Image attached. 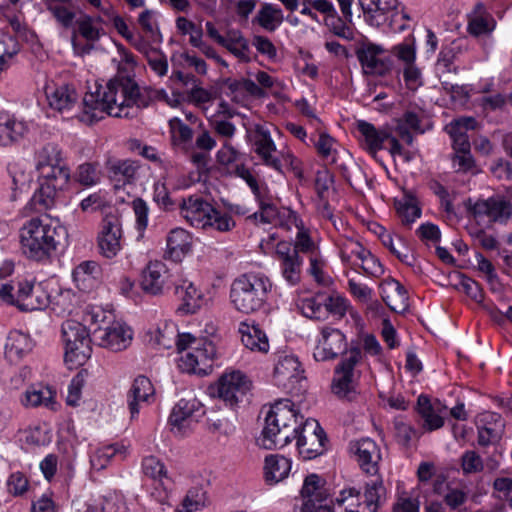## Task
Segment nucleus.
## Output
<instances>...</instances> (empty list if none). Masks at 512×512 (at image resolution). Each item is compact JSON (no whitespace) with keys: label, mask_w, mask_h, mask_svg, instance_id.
Segmentation results:
<instances>
[{"label":"nucleus","mask_w":512,"mask_h":512,"mask_svg":"<svg viewBox=\"0 0 512 512\" xmlns=\"http://www.w3.org/2000/svg\"><path fill=\"white\" fill-rule=\"evenodd\" d=\"M147 104L133 79L128 76H116L104 86L96 85L95 91L85 94L83 111L79 119L84 123L93 124L105 115L130 118Z\"/></svg>","instance_id":"f257e3e1"},{"label":"nucleus","mask_w":512,"mask_h":512,"mask_svg":"<svg viewBox=\"0 0 512 512\" xmlns=\"http://www.w3.org/2000/svg\"><path fill=\"white\" fill-rule=\"evenodd\" d=\"M290 400L277 401L269 410L265 418V426L260 445L265 449H280L288 445L297 435L300 420L303 416L292 408Z\"/></svg>","instance_id":"f03ea898"},{"label":"nucleus","mask_w":512,"mask_h":512,"mask_svg":"<svg viewBox=\"0 0 512 512\" xmlns=\"http://www.w3.org/2000/svg\"><path fill=\"white\" fill-rule=\"evenodd\" d=\"M271 288L272 283L266 275L245 273L233 281L230 297L238 311L248 314L264 305Z\"/></svg>","instance_id":"7ed1b4c3"},{"label":"nucleus","mask_w":512,"mask_h":512,"mask_svg":"<svg viewBox=\"0 0 512 512\" xmlns=\"http://www.w3.org/2000/svg\"><path fill=\"white\" fill-rule=\"evenodd\" d=\"M181 214L191 226L207 231L226 233L236 226L230 214L217 210L198 196H190L183 200Z\"/></svg>","instance_id":"20e7f679"},{"label":"nucleus","mask_w":512,"mask_h":512,"mask_svg":"<svg viewBox=\"0 0 512 512\" xmlns=\"http://www.w3.org/2000/svg\"><path fill=\"white\" fill-rule=\"evenodd\" d=\"M57 228L50 220L33 218L20 229V243L23 253L33 260H42L56 249Z\"/></svg>","instance_id":"39448f33"},{"label":"nucleus","mask_w":512,"mask_h":512,"mask_svg":"<svg viewBox=\"0 0 512 512\" xmlns=\"http://www.w3.org/2000/svg\"><path fill=\"white\" fill-rule=\"evenodd\" d=\"M39 187L31 198V205L36 211H43L54 205L58 192L63 191L70 180V170L65 166L48 167L39 171Z\"/></svg>","instance_id":"423d86ee"},{"label":"nucleus","mask_w":512,"mask_h":512,"mask_svg":"<svg viewBox=\"0 0 512 512\" xmlns=\"http://www.w3.org/2000/svg\"><path fill=\"white\" fill-rule=\"evenodd\" d=\"M62 337L65 344L64 360L70 369L83 365L91 355L87 328L74 320L62 325Z\"/></svg>","instance_id":"0eeeda50"},{"label":"nucleus","mask_w":512,"mask_h":512,"mask_svg":"<svg viewBox=\"0 0 512 512\" xmlns=\"http://www.w3.org/2000/svg\"><path fill=\"white\" fill-rule=\"evenodd\" d=\"M361 359V349L354 347L343 356L335 367L331 390L338 398L351 401L357 394L356 387L360 373L356 370V365Z\"/></svg>","instance_id":"6e6552de"},{"label":"nucleus","mask_w":512,"mask_h":512,"mask_svg":"<svg viewBox=\"0 0 512 512\" xmlns=\"http://www.w3.org/2000/svg\"><path fill=\"white\" fill-rule=\"evenodd\" d=\"M359 5L366 22L371 26L380 27L388 22L391 28L403 30L405 24L400 23L394 27V23L398 22V18L405 21L410 19L407 13L398 11V0H359Z\"/></svg>","instance_id":"1a4fd4ad"},{"label":"nucleus","mask_w":512,"mask_h":512,"mask_svg":"<svg viewBox=\"0 0 512 512\" xmlns=\"http://www.w3.org/2000/svg\"><path fill=\"white\" fill-rule=\"evenodd\" d=\"M295 439L299 454L305 460L323 454L327 442L324 430L315 419L300 420Z\"/></svg>","instance_id":"9d476101"},{"label":"nucleus","mask_w":512,"mask_h":512,"mask_svg":"<svg viewBox=\"0 0 512 512\" xmlns=\"http://www.w3.org/2000/svg\"><path fill=\"white\" fill-rule=\"evenodd\" d=\"M216 356V347L214 343L206 338H202L199 344L192 346L181 355L178 367L187 373L206 375L212 371V362Z\"/></svg>","instance_id":"9b49d317"},{"label":"nucleus","mask_w":512,"mask_h":512,"mask_svg":"<svg viewBox=\"0 0 512 512\" xmlns=\"http://www.w3.org/2000/svg\"><path fill=\"white\" fill-rule=\"evenodd\" d=\"M204 414V406L196 398L179 400L168 419L171 431L175 435H186Z\"/></svg>","instance_id":"f8f14e48"},{"label":"nucleus","mask_w":512,"mask_h":512,"mask_svg":"<svg viewBox=\"0 0 512 512\" xmlns=\"http://www.w3.org/2000/svg\"><path fill=\"white\" fill-rule=\"evenodd\" d=\"M92 334L99 346L113 352L125 350L133 338L132 329L119 320H110L105 326L93 328Z\"/></svg>","instance_id":"ddd939ff"},{"label":"nucleus","mask_w":512,"mask_h":512,"mask_svg":"<svg viewBox=\"0 0 512 512\" xmlns=\"http://www.w3.org/2000/svg\"><path fill=\"white\" fill-rule=\"evenodd\" d=\"M301 496V512H334L333 506L326 503L330 493L325 488V480L317 474H310L305 478Z\"/></svg>","instance_id":"4468645a"},{"label":"nucleus","mask_w":512,"mask_h":512,"mask_svg":"<svg viewBox=\"0 0 512 512\" xmlns=\"http://www.w3.org/2000/svg\"><path fill=\"white\" fill-rule=\"evenodd\" d=\"M303 370L297 357L294 355L280 356L274 368V381L278 387L293 393L301 388L304 380Z\"/></svg>","instance_id":"2eb2a0df"},{"label":"nucleus","mask_w":512,"mask_h":512,"mask_svg":"<svg viewBox=\"0 0 512 512\" xmlns=\"http://www.w3.org/2000/svg\"><path fill=\"white\" fill-rule=\"evenodd\" d=\"M385 49L370 41H363L356 50L362 70L367 75L384 76L390 70V61L382 58Z\"/></svg>","instance_id":"dca6fc26"},{"label":"nucleus","mask_w":512,"mask_h":512,"mask_svg":"<svg viewBox=\"0 0 512 512\" xmlns=\"http://www.w3.org/2000/svg\"><path fill=\"white\" fill-rule=\"evenodd\" d=\"M347 349L345 335L336 328L325 326L313 352L316 361H328L343 354Z\"/></svg>","instance_id":"f3484780"},{"label":"nucleus","mask_w":512,"mask_h":512,"mask_svg":"<svg viewBox=\"0 0 512 512\" xmlns=\"http://www.w3.org/2000/svg\"><path fill=\"white\" fill-rule=\"evenodd\" d=\"M251 382L240 371L223 374L217 385L218 396L228 405H236L250 390Z\"/></svg>","instance_id":"a211bd4d"},{"label":"nucleus","mask_w":512,"mask_h":512,"mask_svg":"<svg viewBox=\"0 0 512 512\" xmlns=\"http://www.w3.org/2000/svg\"><path fill=\"white\" fill-rule=\"evenodd\" d=\"M122 230L117 217L106 216L101 223L97 236L99 252L104 257L111 259L121 250Z\"/></svg>","instance_id":"6ab92c4d"},{"label":"nucleus","mask_w":512,"mask_h":512,"mask_svg":"<svg viewBox=\"0 0 512 512\" xmlns=\"http://www.w3.org/2000/svg\"><path fill=\"white\" fill-rule=\"evenodd\" d=\"M171 275L166 264L162 261H150L142 272L141 287L151 295L163 294L169 289Z\"/></svg>","instance_id":"aec40b11"},{"label":"nucleus","mask_w":512,"mask_h":512,"mask_svg":"<svg viewBox=\"0 0 512 512\" xmlns=\"http://www.w3.org/2000/svg\"><path fill=\"white\" fill-rule=\"evenodd\" d=\"M350 452L356 457L361 469L370 475L378 473L381 460L380 448L370 438H362L350 443Z\"/></svg>","instance_id":"412c9836"},{"label":"nucleus","mask_w":512,"mask_h":512,"mask_svg":"<svg viewBox=\"0 0 512 512\" xmlns=\"http://www.w3.org/2000/svg\"><path fill=\"white\" fill-rule=\"evenodd\" d=\"M155 390L149 378L137 376L127 393V404L131 419H135L144 405L154 401Z\"/></svg>","instance_id":"4be33fe9"},{"label":"nucleus","mask_w":512,"mask_h":512,"mask_svg":"<svg viewBox=\"0 0 512 512\" xmlns=\"http://www.w3.org/2000/svg\"><path fill=\"white\" fill-rule=\"evenodd\" d=\"M478 444L486 447L498 443L505 429L501 415L495 412H485L480 415L477 422Z\"/></svg>","instance_id":"5701e85b"},{"label":"nucleus","mask_w":512,"mask_h":512,"mask_svg":"<svg viewBox=\"0 0 512 512\" xmlns=\"http://www.w3.org/2000/svg\"><path fill=\"white\" fill-rule=\"evenodd\" d=\"M45 94L50 108L60 113L70 111L78 100V93L69 84H47Z\"/></svg>","instance_id":"b1692460"},{"label":"nucleus","mask_w":512,"mask_h":512,"mask_svg":"<svg viewBox=\"0 0 512 512\" xmlns=\"http://www.w3.org/2000/svg\"><path fill=\"white\" fill-rule=\"evenodd\" d=\"M380 294L382 300L393 312L404 313L409 307L405 287L393 278H387L380 284Z\"/></svg>","instance_id":"393cba45"},{"label":"nucleus","mask_w":512,"mask_h":512,"mask_svg":"<svg viewBox=\"0 0 512 512\" xmlns=\"http://www.w3.org/2000/svg\"><path fill=\"white\" fill-rule=\"evenodd\" d=\"M475 217H487L489 221L503 222L512 214V206L508 201L489 198L477 201L472 207Z\"/></svg>","instance_id":"a878e982"},{"label":"nucleus","mask_w":512,"mask_h":512,"mask_svg":"<svg viewBox=\"0 0 512 512\" xmlns=\"http://www.w3.org/2000/svg\"><path fill=\"white\" fill-rule=\"evenodd\" d=\"M174 294L182 301L178 310L189 314L197 312L205 303L204 295L193 283L182 280L180 283L173 282Z\"/></svg>","instance_id":"bb28decb"},{"label":"nucleus","mask_w":512,"mask_h":512,"mask_svg":"<svg viewBox=\"0 0 512 512\" xmlns=\"http://www.w3.org/2000/svg\"><path fill=\"white\" fill-rule=\"evenodd\" d=\"M356 127L360 133V137L364 148L375 157L377 152L383 149L385 141L390 139V132L387 129H377L373 124L358 120Z\"/></svg>","instance_id":"cd10ccee"},{"label":"nucleus","mask_w":512,"mask_h":512,"mask_svg":"<svg viewBox=\"0 0 512 512\" xmlns=\"http://www.w3.org/2000/svg\"><path fill=\"white\" fill-rule=\"evenodd\" d=\"M255 146V152L261 157L265 165L283 173L281 161L272 155L276 151V146L270 132L260 125L255 128Z\"/></svg>","instance_id":"c85d7f7f"},{"label":"nucleus","mask_w":512,"mask_h":512,"mask_svg":"<svg viewBox=\"0 0 512 512\" xmlns=\"http://www.w3.org/2000/svg\"><path fill=\"white\" fill-rule=\"evenodd\" d=\"M496 26V21L483 3H477L468 14V31L473 36L490 34Z\"/></svg>","instance_id":"c756f323"},{"label":"nucleus","mask_w":512,"mask_h":512,"mask_svg":"<svg viewBox=\"0 0 512 512\" xmlns=\"http://www.w3.org/2000/svg\"><path fill=\"white\" fill-rule=\"evenodd\" d=\"M459 50L460 46L455 42L442 47L435 65L436 73L446 90L454 88L453 84L447 80V76L451 73H456V67L453 65V62Z\"/></svg>","instance_id":"7c9ffc66"},{"label":"nucleus","mask_w":512,"mask_h":512,"mask_svg":"<svg viewBox=\"0 0 512 512\" xmlns=\"http://www.w3.org/2000/svg\"><path fill=\"white\" fill-rule=\"evenodd\" d=\"M25 122L8 114H0V145L9 146L21 140L27 133Z\"/></svg>","instance_id":"2f4dec72"},{"label":"nucleus","mask_w":512,"mask_h":512,"mask_svg":"<svg viewBox=\"0 0 512 512\" xmlns=\"http://www.w3.org/2000/svg\"><path fill=\"white\" fill-rule=\"evenodd\" d=\"M239 333L244 346L251 351L266 353L269 350V341L266 333L257 324L240 323Z\"/></svg>","instance_id":"473e14b6"},{"label":"nucleus","mask_w":512,"mask_h":512,"mask_svg":"<svg viewBox=\"0 0 512 512\" xmlns=\"http://www.w3.org/2000/svg\"><path fill=\"white\" fill-rule=\"evenodd\" d=\"M33 346V340L27 333L14 330L8 335L5 344V353L11 360H17L28 354Z\"/></svg>","instance_id":"72a5a7b5"},{"label":"nucleus","mask_w":512,"mask_h":512,"mask_svg":"<svg viewBox=\"0 0 512 512\" xmlns=\"http://www.w3.org/2000/svg\"><path fill=\"white\" fill-rule=\"evenodd\" d=\"M291 470V462L284 456L270 455L265 459L264 474L269 484H275L286 478Z\"/></svg>","instance_id":"f704fd0d"},{"label":"nucleus","mask_w":512,"mask_h":512,"mask_svg":"<svg viewBox=\"0 0 512 512\" xmlns=\"http://www.w3.org/2000/svg\"><path fill=\"white\" fill-rule=\"evenodd\" d=\"M139 166L132 160H110L107 162V172L112 180L132 183L137 175Z\"/></svg>","instance_id":"c9c22d12"},{"label":"nucleus","mask_w":512,"mask_h":512,"mask_svg":"<svg viewBox=\"0 0 512 512\" xmlns=\"http://www.w3.org/2000/svg\"><path fill=\"white\" fill-rule=\"evenodd\" d=\"M191 244L190 234L182 228L171 230L167 237V248L172 258L184 256L191 250Z\"/></svg>","instance_id":"e433bc0d"},{"label":"nucleus","mask_w":512,"mask_h":512,"mask_svg":"<svg viewBox=\"0 0 512 512\" xmlns=\"http://www.w3.org/2000/svg\"><path fill=\"white\" fill-rule=\"evenodd\" d=\"M254 22H257L265 30L273 32L283 22L282 10L272 4L264 3L258 11Z\"/></svg>","instance_id":"4c0bfd02"},{"label":"nucleus","mask_w":512,"mask_h":512,"mask_svg":"<svg viewBox=\"0 0 512 512\" xmlns=\"http://www.w3.org/2000/svg\"><path fill=\"white\" fill-rule=\"evenodd\" d=\"M417 411L423 419V427L428 431L439 429L443 426L444 420L433 409L430 400L425 395H420L417 400Z\"/></svg>","instance_id":"58836bf2"},{"label":"nucleus","mask_w":512,"mask_h":512,"mask_svg":"<svg viewBox=\"0 0 512 512\" xmlns=\"http://www.w3.org/2000/svg\"><path fill=\"white\" fill-rule=\"evenodd\" d=\"M21 403L25 407H52L54 404V393L49 388L31 387L23 394Z\"/></svg>","instance_id":"ea45409f"},{"label":"nucleus","mask_w":512,"mask_h":512,"mask_svg":"<svg viewBox=\"0 0 512 512\" xmlns=\"http://www.w3.org/2000/svg\"><path fill=\"white\" fill-rule=\"evenodd\" d=\"M234 56L243 62L250 61V49L248 41L241 35L239 31H230L227 40L222 45Z\"/></svg>","instance_id":"a19ab883"},{"label":"nucleus","mask_w":512,"mask_h":512,"mask_svg":"<svg viewBox=\"0 0 512 512\" xmlns=\"http://www.w3.org/2000/svg\"><path fill=\"white\" fill-rule=\"evenodd\" d=\"M300 309L307 318L316 320H325L327 318V308L325 307V295L318 294L315 297L301 300Z\"/></svg>","instance_id":"79ce46f5"},{"label":"nucleus","mask_w":512,"mask_h":512,"mask_svg":"<svg viewBox=\"0 0 512 512\" xmlns=\"http://www.w3.org/2000/svg\"><path fill=\"white\" fill-rule=\"evenodd\" d=\"M396 209L405 224L413 223L421 216V209L416 198L409 193H405L402 199L396 201Z\"/></svg>","instance_id":"37998d69"},{"label":"nucleus","mask_w":512,"mask_h":512,"mask_svg":"<svg viewBox=\"0 0 512 512\" xmlns=\"http://www.w3.org/2000/svg\"><path fill=\"white\" fill-rule=\"evenodd\" d=\"M142 471L160 485H164V482L171 483L164 463L155 456H148L143 459Z\"/></svg>","instance_id":"c03bdc74"},{"label":"nucleus","mask_w":512,"mask_h":512,"mask_svg":"<svg viewBox=\"0 0 512 512\" xmlns=\"http://www.w3.org/2000/svg\"><path fill=\"white\" fill-rule=\"evenodd\" d=\"M125 450L123 447H119L118 445H107L102 448H99L94 452V454L90 457V463L93 469L100 471L107 467L111 459L117 455L124 458Z\"/></svg>","instance_id":"a18cd8bd"},{"label":"nucleus","mask_w":512,"mask_h":512,"mask_svg":"<svg viewBox=\"0 0 512 512\" xmlns=\"http://www.w3.org/2000/svg\"><path fill=\"white\" fill-rule=\"evenodd\" d=\"M386 489L383 480L380 477L370 480L365 486V503L371 511L376 512L380 506L382 498L385 497Z\"/></svg>","instance_id":"49530a36"},{"label":"nucleus","mask_w":512,"mask_h":512,"mask_svg":"<svg viewBox=\"0 0 512 512\" xmlns=\"http://www.w3.org/2000/svg\"><path fill=\"white\" fill-rule=\"evenodd\" d=\"M21 300L22 302L19 309L22 311L42 310L49 304V295L40 285H34L29 296Z\"/></svg>","instance_id":"de8ad7c7"},{"label":"nucleus","mask_w":512,"mask_h":512,"mask_svg":"<svg viewBox=\"0 0 512 512\" xmlns=\"http://www.w3.org/2000/svg\"><path fill=\"white\" fill-rule=\"evenodd\" d=\"M205 503L206 493L203 488L199 486L192 487L175 512H194L204 507Z\"/></svg>","instance_id":"09e8293b"},{"label":"nucleus","mask_w":512,"mask_h":512,"mask_svg":"<svg viewBox=\"0 0 512 512\" xmlns=\"http://www.w3.org/2000/svg\"><path fill=\"white\" fill-rule=\"evenodd\" d=\"M97 22H101V18H93L87 14H82L76 19L77 32L89 42H95L99 39V28Z\"/></svg>","instance_id":"8fccbe9b"},{"label":"nucleus","mask_w":512,"mask_h":512,"mask_svg":"<svg viewBox=\"0 0 512 512\" xmlns=\"http://www.w3.org/2000/svg\"><path fill=\"white\" fill-rule=\"evenodd\" d=\"M256 200L259 203V211L255 212L251 218L260 223L274 224L280 213V208H277L263 195L260 198H256Z\"/></svg>","instance_id":"3c124183"},{"label":"nucleus","mask_w":512,"mask_h":512,"mask_svg":"<svg viewBox=\"0 0 512 512\" xmlns=\"http://www.w3.org/2000/svg\"><path fill=\"white\" fill-rule=\"evenodd\" d=\"M61 161V151L58 149V147L53 144H47L38 152L37 169L38 171H41L45 166H65V164L61 163Z\"/></svg>","instance_id":"603ef678"},{"label":"nucleus","mask_w":512,"mask_h":512,"mask_svg":"<svg viewBox=\"0 0 512 512\" xmlns=\"http://www.w3.org/2000/svg\"><path fill=\"white\" fill-rule=\"evenodd\" d=\"M279 262L283 278L290 285H296L300 281L303 260L297 255L296 257L283 259Z\"/></svg>","instance_id":"864d4df0"},{"label":"nucleus","mask_w":512,"mask_h":512,"mask_svg":"<svg viewBox=\"0 0 512 512\" xmlns=\"http://www.w3.org/2000/svg\"><path fill=\"white\" fill-rule=\"evenodd\" d=\"M380 230L379 237L385 247H387L401 262L412 266L414 263V257L409 253L408 249L402 244L400 248L394 245L393 237L390 233L386 232L382 226H377Z\"/></svg>","instance_id":"5fc2aeb1"},{"label":"nucleus","mask_w":512,"mask_h":512,"mask_svg":"<svg viewBox=\"0 0 512 512\" xmlns=\"http://www.w3.org/2000/svg\"><path fill=\"white\" fill-rule=\"evenodd\" d=\"M395 439L403 447H410L413 440L419 438L418 431L400 419L394 421Z\"/></svg>","instance_id":"6e6d98bb"},{"label":"nucleus","mask_w":512,"mask_h":512,"mask_svg":"<svg viewBox=\"0 0 512 512\" xmlns=\"http://www.w3.org/2000/svg\"><path fill=\"white\" fill-rule=\"evenodd\" d=\"M98 265L94 261H85L80 263L73 271L74 281L78 287L85 289L86 282H90L95 278V274L98 272Z\"/></svg>","instance_id":"4d7b16f0"},{"label":"nucleus","mask_w":512,"mask_h":512,"mask_svg":"<svg viewBox=\"0 0 512 512\" xmlns=\"http://www.w3.org/2000/svg\"><path fill=\"white\" fill-rule=\"evenodd\" d=\"M75 179L84 186L97 185L101 180V173L92 163H83L78 166Z\"/></svg>","instance_id":"13d9d810"},{"label":"nucleus","mask_w":512,"mask_h":512,"mask_svg":"<svg viewBox=\"0 0 512 512\" xmlns=\"http://www.w3.org/2000/svg\"><path fill=\"white\" fill-rule=\"evenodd\" d=\"M47 9L65 29L73 27L74 22L76 23V13L65 4L48 3Z\"/></svg>","instance_id":"bf43d9fd"},{"label":"nucleus","mask_w":512,"mask_h":512,"mask_svg":"<svg viewBox=\"0 0 512 512\" xmlns=\"http://www.w3.org/2000/svg\"><path fill=\"white\" fill-rule=\"evenodd\" d=\"M175 338V327L173 324L165 323L162 328L158 327L150 335V342L154 345L169 349L172 347Z\"/></svg>","instance_id":"052dcab7"},{"label":"nucleus","mask_w":512,"mask_h":512,"mask_svg":"<svg viewBox=\"0 0 512 512\" xmlns=\"http://www.w3.org/2000/svg\"><path fill=\"white\" fill-rule=\"evenodd\" d=\"M138 23L141 26L146 38H149L152 42L160 43L162 36L157 28L153 19V12L151 10L143 11L138 18Z\"/></svg>","instance_id":"680f3d73"},{"label":"nucleus","mask_w":512,"mask_h":512,"mask_svg":"<svg viewBox=\"0 0 512 512\" xmlns=\"http://www.w3.org/2000/svg\"><path fill=\"white\" fill-rule=\"evenodd\" d=\"M207 429L212 434L229 436L235 431V423L226 416L210 417L207 419Z\"/></svg>","instance_id":"e2e57ef3"},{"label":"nucleus","mask_w":512,"mask_h":512,"mask_svg":"<svg viewBox=\"0 0 512 512\" xmlns=\"http://www.w3.org/2000/svg\"><path fill=\"white\" fill-rule=\"evenodd\" d=\"M467 500L468 493L464 489L446 486L443 501L451 510H460Z\"/></svg>","instance_id":"0e129e2a"},{"label":"nucleus","mask_w":512,"mask_h":512,"mask_svg":"<svg viewBox=\"0 0 512 512\" xmlns=\"http://www.w3.org/2000/svg\"><path fill=\"white\" fill-rule=\"evenodd\" d=\"M476 121L472 117H462L451 121L445 130L453 138L466 137L469 129H474Z\"/></svg>","instance_id":"69168bd1"},{"label":"nucleus","mask_w":512,"mask_h":512,"mask_svg":"<svg viewBox=\"0 0 512 512\" xmlns=\"http://www.w3.org/2000/svg\"><path fill=\"white\" fill-rule=\"evenodd\" d=\"M366 250L362 244L353 239H346L340 248V257L344 263H351L352 258L356 257L359 260L366 255Z\"/></svg>","instance_id":"338daca9"},{"label":"nucleus","mask_w":512,"mask_h":512,"mask_svg":"<svg viewBox=\"0 0 512 512\" xmlns=\"http://www.w3.org/2000/svg\"><path fill=\"white\" fill-rule=\"evenodd\" d=\"M461 468L465 475L479 473L484 469L483 459L473 450L465 451L461 456Z\"/></svg>","instance_id":"774afa93"}]
</instances>
